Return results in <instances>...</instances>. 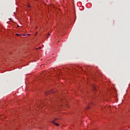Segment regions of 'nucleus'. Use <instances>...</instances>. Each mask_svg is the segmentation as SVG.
I'll use <instances>...</instances> for the list:
<instances>
[{
    "instance_id": "f257e3e1",
    "label": "nucleus",
    "mask_w": 130,
    "mask_h": 130,
    "mask_svg": "<svg viewBox=\"0 0 130 130\" xmlns=\"http://www.w3.org/2000/svg\"><path fill=\"white\" fill-rule=\"evenodd\" d=\"M55 120H57V118H55V120H53V121H52V122H53V123L54 124H55V125H56L57 126H59V124H57V123H54V122L55 121Z\"/></svg>"
},
{
    "instance_id": "f03ea898",
    "label": "nucleus",
    "mask_w": 130,
    "mask_h": 130,
    "mask_svg": "<svg viewBox=\"0 0 130 130\" xmlns=\"http://www.w3.org/2000/svg\"><path fill=\"white\" fill-rule=\"evenodd\" d=\"M93 88L94 90H97V89L96 88V86H93Z\"/></svg>"
},
{
    "instance_id": "7ed1b4c3",
    "label": "nucleus",
    "mask_w": 130,
    "mask_h": 130,
    "mask_svg": "<svg viewBox=\"0 0 130 130\" xmlns=\"http://www.w3.org/2000/svg\"><path fill=\"white\" fill-rule=\"evenodd\" d=\"M48 36H50V34L49 33L48 34V36H47L46 38H48Z\"/></svg>"
},
{
    "instance_id": "20e7f679",
    "label": "nucleus",
    "mask_w": 130,
    "mask_h": 130,
    "mask_svg": "<svg viewBox=\"0 0 130 130\" xmlns=\"http://www.w3.org/2000/svg\"><path fill=\"white\" fill-rule=\"evenodd\" d=\"M16 36H20L21 35L19 34H16Z\"/></svg>"
},
{
    "instance_id": "39448f33",
    "label": "nucleus",
    "mask_w": 130,
    "mask_h": 130,
    "mask_svg": "<svg viewBox=\"0 0 130 130\" xmlns=\"http://www.w3.org/2000/svg\"><path fill=\"white\" fill-rule=\"evenodd\" d=\"M28 9H30V6L29 5L28 6Z\"/></svg>"
},
{
    "instance_id": "423d86ee",
    "label": "nucleus",
    "mask_w": 130,
    "mask_h": 130,
    "mask_svg": "<svg viewBox=\"0 0 130 130\" xmlns=\"http://www.w3.org/2000/svg\"><path fill=\"white\" fill-rule=\"evenodd\" d=\"M90 108L89 107H87V109H89Z\"/></svg>"
},
{
    "instance_id": "0eeeda50",
    "label": "nucleus",
    "mask_w": 130,
    "mask_h": 130,
    "mask_svg": "<svg viewBox=\"0 0 130 130\" xmlns=\"http://www.w3.org/2000/svg\"><path fill=\"white\" fill-rule=\"evenodd\" d=\"M10 21H12V18L9 19Z\"/></svg>"
},
{
    "instance_id": "6e6552de",
    "label": "nucleus",
    "mask_w": 130,
    "mask_h": 130,
    "mask_svg": "<svg viewBox=\"0 0 130 130\" xmlns=\"http://www.w3.org/2000/svg\"><path fill=\"white\" fill-rule=\"evenodd\" d=\"M27 35L29 36V35H30V34H27Z\"/></svg>"
}]
</instances>
